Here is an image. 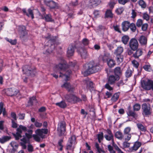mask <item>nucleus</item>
<instances>
[{
	"label": "nucleus",
	"mask_w": 153,
	"mask_h": 153,
	"mask_svg": "<svg viewBox=\"0 0 153 153\" xmlns=\"http://www.w3.org/2000/svg\"><path fill=\"white\" fill-rule=\"evenodd\" d=\"M115 136L116 138L120 140L122 139L123 137L122 133L119 131H117L116 132Z\"/></svg>",
	"instance_id": "nucleus-38"
},
{
	"label": "nucleus",
	"mask_w": 153,
	"mask_h": 153,
	"mask_svg": "<svg viewBox=\"0 0 153 153\" xmlns=\"http://www.w3.org/2000/svg\"><path fill=\"white\" fill-rule=\"evenodd\" d=\"M110 84L108 82L107 83L105 86V88L109 90V91H111L113 90V88L111 87L110 85Z\"/></svg>",
	"instance_id": "nucleus-56"
},
{
	"label": "nucleus",
	"mask_w": 153,
	"mask_h": 153,
	"mask_svg": "<svg viewBox=\"0 0 153 153\" xmlns=\"http://www.w3.org/2000/svg\"><path fill=\"white\" fill-rule=\"evenodd\" d=\"M11 138L10 136H3L1 138H0V143L2 144H3L9 140Z\"/></svg>",
	"instance_id": "nucleus-27"
},
{
	"label": "nucleus",
	"mask_w": 153,
	"mask_h": 153,
	"mask_svg": "<svg viewBox=\"0 0 153 153\" xmlns=\"http://www.w3.org/2000/svg\"><path fill=\"white\" fill-rule=\"evenodd\" d=\"M123 51V47L121 46L117 47L115 50L114 54L116 56V59L117 62H121L123 61V56L121 55V54Z\"/></svg>",
	"instance_id": "nucleus-9"
},
{
	"label": "nucleus",
	"mask_w": 153,
	"mask_h": 153,
	"mask_svg": "<svg viewBox=\"0 0 153 153\" xmlns=\"http://www.w3.org/2000/svg\"><path fill=\"white\" fill-rule=\"evenodd\" d=\"M23 13L24 15H26L28 17L31 16L32 19L34 18L33 10L30 8L28 9L27 12L26 8H23L22 10Z\"/></svg>",
	"instance_id": "nucleus-18"
},
{
	"label": "nucleus",
	"mask_w": 153,
	"mask_h": 153,
	"mask_svg": "<svg viewBox=\"0 0 153 153\" xmlns=\"http://www.w3.org/2000/svg\"><path fill=\"white\" fill-rule=\"evenodd\" d=\"M129 0H118V3L121 4L125 5L126 3L129 1Z\"/></svg>",
	"instance_id": "nucleus-58"
},
{
	"label": "nucleus",
	"mask_w": 153,
	"mask_h": 153,
	"mask_svg": "<svg viewBox=\"0 0 153 153\" xmlns=\"http://www.w3.org/2000/svg\"><path fill=\"white\" fill-rule=\"evenodd\" d=\"M75 48L76 49L77 53L82 58L85 59L87 55V52L85 49L80 42L79 41H76L74 43H71L69 45L67 52L68 57L73 55Z\"/></svg>",
	"instance_id": "nucleus-1"
},
{
	"label": "nucleus",
	"mask_w": 153,
	"mask_h": 153,
	"mask_svg": "<svg viewBox=\"0 0 153 153\" xmlns=\"http://www.w3.org/2000/svg\"><path fill=\"white\" fill-rule=\"evenodd\" d=\"M104 137L107 140L110 141L111 140L113 143H114L113 139L114 136H112V135L108 136V135H105Z\"/></svg>",
	"instance_id": "nucleus-44"
},
{
	"label": "nucleus",
	"mask_w": 153,
	"mask_h": 153,
	"mask_svg": "<svg viewBox=\"0 0 153 153\" xmlns=\"http://www.w3.org/2000/svg\"><path fill=\"white\" fill-rule=\"evenodd\" d=\"M35 126L37 128H40L42 126V123L36 121L34 123Z\"/></svg>",
	"instance_id": "nucleus-64"
},
{
	"label": "nucleus",
	"mask_w": 153,
	"mask_h": 153,
	"mask_svg": "<svg viewBox=\"0 0 153 153\" xmlns=\"http://www.w3.org/2000/svg\"><path fill=\"white\" fill-rule=\"evenodd\" d=\"M11 120L12 122V127L13 128H17L18 127L17 123L15 122L13 119H12Z\"/></svg>",
	"instance_id": "nucleus-60"
},
{
	"label": "nucleus",
	"mask_w": 153,
	"mask_h": 153,
	"mask_svg": "<svg viewBox=\"0 0 153 153\" xmlns=\"http://www.w3.org/2000/svg\"><path fill=\"white\" fill-rule=\"evenodd\" d=\"M22 131H27V128L25 126L20 125L17 128L16 132V133H13V135L14 137L16 140H18L20 138H21L22 137V136L21 135Z\"/></svg>",
	"instance_id": "nucleus-6"
},
{
	"label": "nucleus",
	"mask_w": 153,
	"mask_h": 153,
	"mask_svg": "<svg viewBox=\"0 0 153 153\" xmlns=\"http://www.w3.org/2000/svg\"><path fill=\"white\" fill-rule=\"evenodd\" d=\"M75 65V63L72 62H70L68 65L64 61L63 62L59 63L56 66V69L60 71H65L68 68H70L74 67Z\"/></svg>",
	"instance_id": "nucleus-5"
},
{
	"label": "nucleus",
	"mask_w": 153,
	"mask_h": 153,
	"mask_svg": "<svg viewBox=\"0 0 153 153\" xmlns=\"http://www.w3.org/2000/svg\"><path fill=\"white\" fill-rule=\"evenodd\" d=\"M76 140V137L75 136H72L69 139L68 142L69 143L72 144L73 142L75 141Z\"/></svg>",
	"instance_id": "nucleus-53"
},
{
	"label": "nucleus",
	"mask_w": 153,
	"mask_h": 153,
	"mask_svg": "<svg viewBox=\"0 0 153 153\" xmlns=\"http://www.w3.org/2000/svg\"><path fill=\"white\" fill-rule=\"evenodd\" d=\"M135 111H133L131 109V108L129 106L128 108L127 111V114L129 117H131L135 120H137L138 118V115L136 112H135Z\"/></svg>",
	"instance_id": "nucleus-13"
},
{
	"label": "nucleus",
	"mask_w": 153,
	"mask_h": 153,
	"mask_svg": "<svg viewBox=\"0 0 153 153\" xmlns=\"http://www.w3.org/2000/svg\"><path fill=\"white\" fill-rule=\"evenodd\" d=\"M71 86V85L69 83L66 82L63 85H62L61 87H65L67 89L70 88Z\"/></svg>",
	"instance_id": "nucleus-54"
},
{
	"label": "nucleus",
	"mask_w": 153,
	"mask_h": 153,
	"mask_svg": "<svg viewBox=\"0 0 153 153\" xmlns=\"http://www.w3.org/2000/svg\"><path fill=\"white\" fill-rule=\"evenodd\" d=\"M138 4L142 8H145L146 7V4L143 0H140L138 2Z\"/></svg>",
	"instance_id": "nucleus-41"
},
{
	"label": "nucleus",
	"mask_w": 153,
	"mask_h": 153,
	"mask_svg": "<svg viewBox=\"0 0 153 153\" xmlns=\"http://www.w3.org/2000/svg\"><path fill=\"white\" fill-rule=\"evenodd\" d=\"M44 1L45 4L49 7L50 9H54L58 7L57 4L52 0H44Z\"/></svg>",
	"instance_id": "nucleus-15"
},
{
	"label": "nucleus",
	"mask_w": 153,
	"mask_h": 153,
	"mask_svg": "<svg viewBox=\"0 0 153 153\" xmlns=\"http://www.w3.org/2000/svg\"><path fill=\"white\" fill-rule=\"evenodd\" d=\"M63 140L62 139H60L59 140L58 142V144L60 147L59 149V150L62 151L63 149V146L62 145V143L63 142Z\"/></svg>",
	"instance_id": "nucleus-49"
},
{
	"label": "nucleus",
	"mask_w": 153,
	"mask_h": 153,
	"mask_svg": "<svg viewBox=\"0 0 153 153\" xmlns=\"http://www.w3.org/2000/svg\"><path fill=\"white\" fill-rule=\"evenodd\" d=\"M23 138L20 139V140L23 143H30V140L33 137V135L25 133V135L22 136Z\"/></svg>",
	"instance_id": "nucleus-17"
},
{
	"label": "nucleus",
	"mask_w": 153,
	"mask_h": 153,
	"mask_svg": "<svg viewBox=\"0 0 153 153\" xmlns=\"http://www.w3.org/2000/svg\"><path fill=\"white\" fill-rule=\"evenodd\" d=\"M6 40L12 45H14L16 43V39L13 40L11 39H9L8 38H7Z\"/></svg>",
	"instance_id": "nucleus-52"
},
{
	"label": "nucleus",
	"mask_w": 153,
	"mask_h": 153,
	"mask_svg": "<svg viewBox=\"0 0 153 153\" xmlns=\"http://www.w3.org/2000/svg\"><path fill=\"white\" fill-rule=\"evenodd\" d=\"M153 81L150 79H148L147 81L143 80L141 81L142 87L146 90H151V88L152 84Z\"/></svg>",
	"instance_id": "nucleus-10"
},
{
	"label": "nucleus",
	"mask_w": 153,
	"mask_h": 153,
	"mask_svg": "<svg viewBox=\"0 0 153 153\" xmlns=\"http://www.w3.org/2000/svg\"><path fill=\"white\" fill-rule=\"evenodd\" d=\"M129 37L128 35H125L121 38V41L125 45H126L129 41Z\"/></svg>",
	"instance_id": "nucleus-29"
},
{
	"label": "nucleus",
	"mask_w": 153,
	"mask_h": 153,
	"mask_svg": "<svg viewBox=\"0 0 153 153\" xmlns=\"http://www.w3.org/2000/svg\"><path fill=\"white\" fill-rule=\"evenodd\" d=\"M66 101L71 104H75L81 102L82 100L79 97L74 94H67L65 95Z\"/></svg>",
	"instance_id": "nucleus-4"
},
{
	"label": "nucleus",
	"mask_w": 153,
	"mask_h": 153,
	"mask_svg": "<svg viewBox=\"0 0 153 153\" xmlns=\"http://www.w3.org/2000/svg\"><path fill=\"white\" fill-rule=\"evenodd\" d=\"M119 26L118 25H116V26H113V27L114 30L118 32L121 33V31L120 30L119 28Z\"/></svg>",
	"instance_id": "nucleus-61"
},
{
	"label": "nucleus",
	"mask_w": 153,
	"mask_h": 153,
	"mask_svg": "<svg viewBox=\"0 0 153 153\" xmlns=\"http://www.w3.org/2000/svg\"><path fill=\"white\" fill-rule=\"evenodd\" d=\"M101 2V0H90L89 1V7L91 8L96 7Z\"/></svg>",
	"instance_id": "nucleus-19"
},
{
	"label": "nucleus",
	"mask_w": 153,
	"mask_h": 153,
	"mask_svg": "<svg viewBox=\"0 0 153 153\" xmlns=\"http://www.w3.org/2000/svg\"><path fill=\"white\" fill-rule=\"evenodd\" d=\"M142 114L144 117L149 116L152 113V110L149 104L146 103L142 105Z\"/></svg>",
	"instance_id": "nucleus-7"
},
{
	"label": "nucleus",
	"mask_w": 153,
	"mask_h": 153,
	"mask_svg": "<svg viewBox=\"0 0 153 153\" xmlns=\"http://www.w3.org/2000/svg\"><path fill=\"white\" fill-rule=\"evenodd\" d=\"M132 63L134 65V66L136 68H138L139 64L137 61L135 60H134L132 61Z\"/></svg>",
	"instance_id": "nucleus-62"
},
{
	"label": "nucleus",
	"mask_w": 153,
	"mask_h": 153,
	"mask_svg": "<svg viewBox=\"0 0 153 153\" xmlns=\"http://www.w3.org/2000/svg\"><path fill=\"white\" fill-rule=\"evenodd\" d=\"M138 41L135 38H132L130 40L129 43V47L133 51H135L138 48Z\"/></svg>",
	"instance_id": "nucleus-11"
},
{
	"label": "nucleus",
	"mask_w": 153,
	"mask_h": 153,
	"mask_svg": "<svg viewBox=\"0 0 153 153\" xmlns=\"http://www.w3.org/2000/svg\"><path fill=\"white\" fill-rule=\"evenodd\" d=\"M107 62V65L110 68L114 67L116 65L115 61L109 58Z\"/></svg>",
	"instance_id": "nucleus-31"
},
{
	"label": "nucleus",
	"mask_w": 153,
	"mask_h": 153,
	"mask_svg": "<svg viewBox=\"0 0 153 153\" xmlns=\"http://www.w3.org/2000/svg\"><path fill=\"white\" fill-rule=\"evenodd\" d=\"M143 21L141 19H139L137 20L136 23V25L138 27H140L142 25Z\"/></svg>",
	"instance_id": "nucleus-59"
},
{
	"label": "nucleus",
	"mask_w": 153,
	"mask_h": 153,
	"mask_svg": "<svg viewBox=\"0 0 153 153\" xmlns=\"http://www.w3.org/2000/svg\"><path fill=\"white\" fill-rule=\"evenodd\" d=\"M123 71L120 67H116L114 69V73L117 76H120L122 75Z\"/></svg>",
	"instance_id": "nucleus-23"
},
{
	"label": "nucleus",
	"mask_w": 153,
	"mask_h": 153,
	"mask_svg": "<svg viewBox=\"0 0 153 153\" xmlns=\"http://www.w3.org/2000/svg\"><path fill=\"white\" fill-rule=\"evenodd\" d=\"M66 123L65 122L61 121L58 125L57 129V134L59 136L64 135L66 130Z\"/></svg>",
	"instance_id": "nucleus-8"
},
{
	"label": "nucleus",
	"mask_w": 153,
	"mask_h": 153,
	"mask_svg": "<svg viewBox=\"0 0 153 153\" xmlns=\"http://www.w3.org/2000/svg\"><path fill=\"white\" fill-rule=\"evenodd\" d=\"M10 146L13 148H15L16 149L18 148L19 145L15 141H12L10 143Z\"/></svg>",
	"instance_id": "nucleus-46"
},
{
	"label": "nucleus",
	"mask_w": 153,
	"mask_h": 153,
	"mask_svg": "<svg viewBox=\"0 0 153 153\" xmlns=\"http://www.w3.org/2000/svg\"><path fill=\"white\" fill-rule=\"evenodd\" d=\"M124 10V9L123 7H120L117 8L115 12L118 15H120Z\"/></svg>",
	"instance_id": "nucleus-40"
},
{
	"label": "nucleus",
	"mask_w": 153,
	"mask_h": 153,
	"mask_svg": "<svg viewBox=\"0 0 153 153\" xmlns=\"http://www.w3.org/2000/svg\"><path fill=\"white\" fill-rule=\"evenodd\" d=\"M141 145V143L140 142L138 141L136 142L132 147V149L135 151L137 150Z\"/></svg>",
	"instance_id": "nucleus-33"
},
{
	"label": "nucleus",
	"mask_w": 153,
	"mask_h": 153,
	"mask_svg": "<svg viewBox=\"0 0 153 153\" xmlns=\"http://www.w3.org/2000/svg\"><path fill=\"white\" fill-rule=\"evenodd\" d=\"M129 28H130L131 30L133 32H135L136 31V27L135 25L133 23H130Z\"/></svg>",
	"instance_id": "nucleus-45"
},
{
	"label": "nucleus",
	"mask_w": 153,
	"mask_h": 153,
	"mask_svg": "<svg viewBox=\"0 0 153 153\" xmlns=\"http://www.w3.org/2000/svg\"><path fill=\"white\" fill-rule=\"evenodd\" d=\"M131 130V128L130 127H127L124 130V134H129V133L130 132Z\"/></svg>",
	"instance_id": "nucleus-55"
},
{
	"label": "nucleus",
	"mask_w": 153,
	"mask_h": 153,
	"mask_svg": "<svg viewBox=\"0 0 153 153\" xmlns=\"http://www.w3.org/2000/svg\"><path fill=\"white\" fill-rule=\"evenodd\" d=\"M133 110L135 111H138L139 110L140 108V105L138 103H136L133 106Z\"/></svg>",
	"instance_id": "nucleus-43"
},
{
	"label": "nucleus",
	"mask_w": 153,
	"mask_h": 153,
	"mask_svg": "<svg viewBox=\"0 0 153 153\" xmlns=\"http://www.w3.org/2000/svg\"><path fill=\"white\" fill-rule=\"evenodd\" d=\"M138 41L141 45H146L147 38L145 36H141L139 38Z\"/></svg>",
	"instance_id": "nucleus-24"
},
{
	"label": "nucleus",
	"mask_w": 153,
	"mask_h": 153,
	"mask_svg": "<svg viewBox=\"0 0 153 153\" xmlns=\"http://www.w3.org/2000/svg\"><path fill=\"white\" fill-rule=\"evenodd\" d=\"M132 71L129 68H128L125 73V76L127 78H129L132 75Z\"/></svg>",
	"instance_id": "nucleus-36"
},
{
	"label": "nucleus",
	"mask_w": 153,
	"mask_h": 153,
	"mask_svg": "<svg viewBox=\"0 0 153 153\" xmlns=\"http://www.w3.org/2000/svg\"><path fill=\"white\" fill-rule=\"evenodd\" d=\"M80 42L82 44L84 47L86 51L84 46H87L89 44V40L87 38H84L82 40V42Z\"/></svg>",
	"instance_id": "nucleus-35"
},
{
	"label": "nucleus",
	"mask_w": 153,
	"mask_h": 153,
	"mask_svg": "<svg viewBox=\"0 0 153 153\" xmlns=\"http://www.w3.org/2000/svg\"><path fill=\"white\" fill-rule=\"evenodd\" d=\"M33 137L34 139L37 142H39L40 141V137L38 136V135L34 134L33 135Z\"/></svg>",
	"instance_id": "nucleus-51"
},
{
	"label": "nucleus",
	"mask_w": 153,
	"mask_h": 153,
	"mask_svg": "<svg viewBox=\"0 0 153 153\" xmlns=\"http://www.w3.org/2000/svg\"><path fill=\"white\" fill-rule=\"evenodd\" d=\"M71 73L72 71L70 70H68L66 71L65 74H62L61 72H60L59 73L60 74V75L59 76V77H62L63 76H65L66 77L65 80L67 82L69 80L70 78L69 75Z\"/></svg>",
	"instance_id": "nucleus-21"
},
{
	"label": "nucleus",
	"mask_w": 153,
	"mask_h": 153,
	"mask_svg": "<svg viewBox=\"0 0 153 153\" xmlns=\"http://www.w3.org/2000/svg\"><path fill=\"white\" fill-rule=\"evenodd\" d=\"M135 51L136 52L133 54V56L135 59H137L142 54L143 51L141 49L138 48Z\"/></svg>",
	"instance_id": "nucleus-26"
},
{
	"label": "nucleus",
	"mask_w": 153,
	"mask_h": 153,
	"mask_svg": "<svg viewBox=\"0 0 153 153\" xmlns=\"http://www.w3.org/2000/svg\"><path fill=\"white\" fill-rule=\"evenodd\" d=\"M116 4V2L115 1H111L108 3V5L109 7L110 10H112L114 8L115 5Z\"/></svg>",
	"instance_id": "nucleus-48"
},
{
	"label": "nucleus",
	"mask_w": 153,
	"mask_h": 153,
	"mask_svg": "<svg viewBox=\"0 0 153 153\" xmlns=\"http://www.w3.org/2000/svg\"><path fill=\"white\" fill-rule=\"evenodd\" d=\"M55 104L56 106L63 108H65L67 106L66 104L63 101H62L60 102L56 103Z\"/></svg>",
	"instance_id": "nucleus-32"
},
{
	"label": "nucleus",
	"mask_w": 153,
	"mask_h": 153,
	"mask_svg": "<svg viewBox=\"0 0 153 153\" xmlns=\"http://www.w3.org/2000/svg\"><path fill=\"white\" fill-rule=\"evenodd\" d=\"M137 126L139 130L143 131H146V127L141 123H138L137 124Z\"/></svg>",
	"instance_id": "nucleus-37"
},
{
	"label": "nucleus",
	"mask_w": 153,
	"mask_h": 153,
	"mask_svg": "<svg viewBox=\"0 0 153 153\" xmlns=\"http://www.w3.org/2000/svg\"><path fill=\"white\" fill-rule=\"evenodd\" d=\"M5 109L4 108L3 103L2 102H0V114H1Z\"/></svg>",
	"instance_id": "nucleus-57"
},
{
	"label": "nucleus",
	"mask_w": 153,
	"mask_h": 153,
	"mask_svg": "<svg viewBox=\"0 0 153 153\" xmlns=\"http://www.w3.org/2000/svg\"><path fill=\"white\" fill-rule=\"evenodd\" d=\"M4 91L7 95L11 97L16 95L19 92L18 90L13 88L6 89Z\"/></svg>",
	"instance_id": "nucleus-12"
},
{
	"label": "nucleus",
	"mask_w": 153,
	"mask_h": 153,
	"mask_svg": "<svg viewBox=\"0 0 153 153\" xmlns=\"http://www.w3.org/2000/svg\"><path fill=\"white\" fill-rule=\"evenodd\" d=\"M129 22L128 21L123 22L122 24V30L124 31H127L129 28L130 25Z\"/></svg>",
	"instance_id": "nucleus-22"
},
{
	"label": "nucleus",
	"mask_w": 153,
	"mask_h": 153,
	"mask_svg": "<svg viewBox=\"0 0 153 153\" xmlns=\"http://www.w3.org/2000/svg\"><path fill=\"white\" fill-rule=\"evenodd\" d=\"M37 11L38 15L40 16L41 19H45L46 22H53L54 21V20L52 19V16L50 14H45L43 15L38 10Z\"/></svg>",
	"instance_id": "nucleus-14"
},
{
	"label": "nucleus",
	"mask_w": 153,
	"mask_h": 153,
	"mask_svg": "<svg viewBox=\"0 0 153 153\" xmlns=\"http://www.w3.org/2000/svg\"><path fill=\"white\" fill-rule=\"evenodd\" d=\"M105 18H112L113 17V15L110 9H108L106 10L105 14Z\"/></svg>",
	"instance_id": "nucleus-28"
},
{
	"label": "nucleus",
	"mask_w": 153,
	"mask_h": 153,
	"mask_svg": "<svg viewBox=\"0 0 153 153\" xmlns=\"http://www.w3.org/2000/svg\"><path fill=\"white\" fill-rule=\"evenodd\" d=\"M119 96V93H116L114 94L111 98V100L113 102L116 101L118 99Z\"/></svg>",
	"instance_id": "nucleus-39"
},
{
	"label": "nucleus",
	"mask_w": 153,
	"mask_h": 153,
	"mask_svg": "<svg viewBox=\"0 0 153 153\" xmlns=\"http://www.w3.org/2000/svg\"><path fill=\"white\" fill-rule=\"evenodd\" d=\"M103 137V134L102 132H101L97 135L98 141L99 143L101 142V140H102Z\"/></svg>",
	"instance_id": "nucleus-47"
},
{
	"label": "nucleus",
	"mask_w": 153,
	"mask_h": 153,
	"mask_svg": "<svg viewBox=\"0 0 153 153\" xmlns=\"http://www.w3.org/2000/svg\"><path fill=\"white\" fill-rule=\"evenodd\" d=\"M109 59V57L106 54L100 55L99 59L100 61H102L103 62H107Z\"/></svg>",
	"instance_id": "nucleus-25"
},
{
	"label": "nucleus",
	"mask_w": 153,
	"mask_h": 153,
	"mask_svg": "<svg viewBox=\"0 0 153 153\" xmlns=\"http://www.w3.org/2000/svg\"><path fill=\"white\" fill-rule=\"evenodd\" d=\"M86 83L87 85V88H89L91 91V90H93L94 88L93 82L91 81H88L86 82Z\"/></svg>",
	"instance_id": "nucleus-34"
},
{
	"label": "nucleus",
	"mask_w": 153,
	"mask_h": 153,
	"mask_svg": "<svg viewBox=\"0 0 153 153\" xmlns=\"http://www.w3.org/2000/svg\"><path fill=\"white\" fill-rule=\"evenodd\" d=\"M120 79L119 76H115L113 75H110L109 76L108 82L110 85L114 84L116 81H118Z\"/></svg>",
	"instance_id": "nucleus-20"
},
{
	"label": "nucleus",
	"mask_w": 153,
	"mask_h": 153,
	"mask_svg": "<svg viewBox=\"0 0 153 153\" xmlns=\"http://www.w3.org/2000/svg\"><path fill=\"white\" fill-rule=\"evenodd\" d=\"M42 131L41 129H38L36 130L35 133L36 134L40 136H41L42 135Z\"/></svg>",
	"instance_id": "nucleus-50"
},
{
	"label": "nucleus",
	"mask_w": 153,
	"mask_h": 153,
	"mask_svg": "<svg viewBox=\"0 0 153 153\" xmlns=\"http://www.w3.org/2000/svg\"><path fill=\"white\" fill-rule=\"evenodd\" d=\"M19 30L20 33V37L21 39H23L25 38L27 34L26 27L24 25L21 26L19 27Z\"/></svg>",
	"instance_id": "nucleus-16"
},
{
	"label": "nucleus",
	"mask_w": 153,
	"mask_h": 153,
	"mask_svg": "<svg viewBox=\"0 0 153 153\" xmlns=\"http://www.w3.org/2000/svg\"><path fill=\"white\" fill-rule=\"evenodd\" d=\"M114 149L118 151L119 153H123V152L121 150L116 144L114 145Z\"/></svg>",
	"instance_id": "nucleus-63"
},
{
	"label": "nucleus",
	"mask_w": 153,
	"mask_h": 153,
	"mask_svg": "<svg viewBox=\"0 0 153 153\" xmlns=\"http://www.w3.org/2000/svg\"><path fill=\"white\" fill-rule=\"evenodd\" d=\"M36 101V99L35 97H33L30 98L28 101V105L29 106H32L33 104V101Z\"/></svg>",
	"instance_id": "nucleus-42"
},
{
	"label": "nucleus",
	"mask_w": 153,
	"mask_h": 153,
	"mask_svg": "<svg viewBox=\"0 0 153 153\" xmlns=\"http://www.w3.org/2000/svg\"><path fill=\"white\" fill-rule=\"evenodd\" d=\"M85 70L84 72V75L87 76L97 72L99 70L100 67L93 61H92L85 65Z\"/></svg>",
	"instance_id": "nucleus-2"
},
{
	"label": "nucleus",
	"mask_w": 153,
	"mask_h": 153,
	"mask_svg": "<svg viewBox=\"0 0 153 153\" xmlns=\"http://www.w3.org/2000/svg\"><path fill=\"white\" fill-rule=\"evenodd\" d=\"M56 37H53L52 38L50 39L48 41V43H50V45H48V46L50 47L53 46V48L54 47L55 44L56 42Z\"/></svg>",
	"instance_id": "nucleus-30"
},
{
	"label": "nucleus",
	"mask_w": 153,
	"mask_h": 153,
	"mask_svg": "<svg viewBox=\"0 0 153 153\" xmlns=\"http://www.w3.org/2000/svg\"><path fill=\"white\" fill-rule=\"evenodd\" d=\"M22 70L23 74L27 76H34L36 73V68L34 66L29 65L23 66Z\"/></svg>",
	"instance_id": "nucleus-3"
}]
</instances>
